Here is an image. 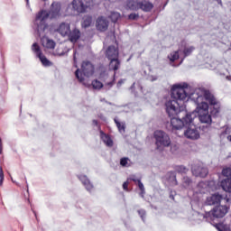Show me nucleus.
<instances>
[{
	"label": "nucleus",
	"instance_id": "obj_34",
	"mask_svg": "<svg viewBox=\"0 0 231 231\" xmlns=\"http://www.w3.org/2000/svg\"><path fill=\"white\" fill-rule=\"evenodd\" d=\"M170 180L172 181L171 185H178V180H176V173L170 172Z\"/></svg>",
	"mask_w": 231,
	"mask_h": 231
},
{
	"label": "nucleus",
	"instance_id": "obj_13",
	"mask_svg": "<svg viewBox=\"0 0 231 231\" xmlns=\"http://www.w3.org/2000/svg\"><path fill=\"white\" fill-rule=\"evenodd\" d=\"M188 125H189V127L184 132V136L189 140H198V138H199V132L198 128H196V125H191L190 124Z\"/></svg>",
	"mask_w": 231,
	"mask_h": 231
},
{
	"label": "nucleus",
	"instance_id": "obj_23",
	"mask_svg": "<svg viewBox=\"0 0 231 231\" xmlns=\"http://www.w3.org/2000/svg\"><path fill=\"white\" fill-rule=\"evenodd\" d=\"M220 187L225 192H231V179H225L220 182Z\"/></svg>",
	"mask_w": 231,
	"mask_h": 231
},
{
	"label": "nucleus",
	"instance_id": "obj_47",
	"mask_svg": "<svg viewBox=\"0 0 231 231\" xmlns=\"http://www.w3.org/2000/svg\"><path fill=\"white\" fill-rule=\"evenodd\" d=\"M54 55H58L59 57H62L65 55V52L64 51H61V52H55Z\"/></svg>",
	"mask_w": 231,
	"mask_h": 231
},
{
	"label": "nucleus",
	"instance_id": "obj_17",
	"mask_svg": "<svg viewBox=\"0 0 231 231\" xmlns=\"http://www.w3.org/2000/svg\"><path fill=\"white\" fill-rule=\"evenodd\" d=\"M67 37L70 42L75 44L80 39V31L77 28H74L72 31H69L67 34Z\"/></svg>",
	"mask_w": 231,
	"mask_h": 231
},
{
	"label": "nucleus",
	"instance_id": "obj_52",
	"mask_svg": "<svg viewBox=\"0 0 231 231\" xmlns=\"http://www.w3.org/2000/svg\"><path fill=\"white\" fill-rule=\"evenodd\" d=\"M75 55H76V52H74V62H77V57Z\"/></svg>",
	"mask_w": 231,
	"mask_h": 231
},
{
	"label": "nucleus",
	"instance_id": "obj_44",
	"mask_svg": "<svg viewBox=\"0 0 231 231\" xmlns=\"http://www.w3.org/2000/svg\"><path fill=\"white\" fill-rule=\"evenodd\" d=\"M127 187H129V182L128 181L124 182L123 183L124 190H129V189Z\"/></svg>",
	"mask_w": 231,
	"mask_h": 231
},
{
	"label": "nucleus",
	"instance_id": "obj_49",
	"mask_svg": "<svg viewBox=\"0 0 231 231\" xmlns=\"http://www.w3.org/2000/svg\"><path fill=\"white\" fill-rule=\"evenodd\" d=\"M100 102H106V104H109V105L111 106V103H110V102L106 101V98H101V99H100Z\"/></svg>",
	"mask_w": 231,
	"mask_h": 231
},
{
	"label": "nucleus",
	"instance_id": "obj_8",
	"mask_svg": "<svg viewBox=\"0 0 231 231\" xmlns=\"http://www.w3.org/2000/svg\"><path fill=\"white\" fill-rule=\"evenodd\" d=\"M32 51L35 53L36 57L41 60L42 66L46 68L52 66L51 61L42 54V51H41V47L37 43H33L32 46Z\"/></svg>",
	"mask_w": 231,
	"mask_h": 231
},
{
	"label": "nucleus",
	"instance_id": "obj_7",
	"mask_svg": "<svg viewBox=\"0 0 231 231\" xmlns=\"http://www.w3.org/2000/svg\"><path fill=\"white\" fill-rule=\"evenodd\" d=\"M93 0H73L71 3L73 13L71 15H75V12L77 14H84L88 6H91V3Z\"/></svg>",
	"mask_w": 231,
	"mask_h": 231
},
{
	"label": "nucleus",
	"instance_id": "obj_19",
	"mask_svg": "<svg viewBox=\"0 0 231 231\" xmlns=\"http://www.w3.org/2000/svg\"><path fill=\"white\" fill-rule=\"evenodd\" d=\"M42 45L43 46V48H45V50H55L56 43L53 40L43 36L42 38Z\"/></svg>",
	"mask_w": 231,
	"mask_h": 231
},
{
	"label": "nucleus",
	"instance_id": "obj_26",
	"mask_svg": "<svg viewBox=\"0 0 231 231\" xmlns=\"http://www.w3.org/2000/svg\"><path fill=\"white\" fill-rule=\"evenodd\" d=\"M101 134V140L107 145V147H113V140L109 135L104 134V132H100Z\"/></svg>",
	"mask_w": 231,
	"mask_h": 231
},
{
	"label": "nucleus",
	"instance_id": "obj_24",
	"mask_svg": "<svg viewBox=\"0 0 231 231\" xmlns=\"http://www.w3.org/2000/svg\"><path fill=\"white\" fill-rule=\"evenodd\" d=\"M126 8H128V10H140V2L129 0L126 3Z\"/></svg>",
	"mask_w": 231,
	"mask_h": 231
},
{
	"label": "nucleus",
	"instance_id": "obj_56",
	"mask_svg": "<svg viewBox=\"0 0 231 231\" xmlns=\"http://www.w3.org/2000/svg\"><path fill=\"white\" fill-rule=\"evenodd\" d=\"M11 180L13 181V183H15V181L14 180V179L11 177Z\"/></svg>",
	"mask_w": 231,
	"mask_h": 231
},
{
	"label": "nucleus",
	"instance_id": "obj_27",
	"mask_svg": "<svg viewBox=\"0 0 231 231\" xmlns=\"http://www.w3.org/2000/svg\"><path fill=\"white\" fill-rule=\"evenodd\" d=\"M180 55H181V49L179 51H175L168 55V59L170 62H175V60H178L180 59Z\"/></svg>",
	"mask_w": 231,
	"mask_h": 231
},
{
	"label": "nucleus",
	"instance_id": "obj_29",
	"mask_svg": "<svg viewBox=\"0 0 231 231\" xmlns=\"http://www.w3.org/2000/svg\"><path fill=\"white\" fill-rule=\"evenodd\" d=\"M91 23H93V18L91 16H84L82 27L89 28V26H91Z\"/></svg>",
	"mask_w": 231,
	"mask_h": 231
},
{
	"label": "nucleus",
	"instance_id": "obj_5",
	"mask_svg": "<svg viewBox=\"0 0 231 231\" xmlns=\"http://www.w3.org/2000/svg\"><path fill=\"white\" fill-rule=\"evenodd\" d=\"M228 214V207L226 206H217L212 210L207 212L205 215L200 213H196V217L199 221L206 219V221H214V219H219L225 217Z\"/></svg>",
	"mask_w": 231,
	"mask_h": 231
},
{
	"label": "nucleus",
	"instance_id": "obj_18",
	"mask_svg": "<svg viewBox=\"0 0 231 231\" xmlns=\"http://www.w3.org/2000/svg\"><path fill=\"white\" fill-rule=\"evenodd\" d=\"M71 31L69 23H61L57 29V32H60L62 37H68V34Z\"/></svg>",
	"mask_w": 231,
	"mask_h": 231
},
{
	"label": "nucleus",
	"instance_id": "obj_31",
	"mask_svg": "<svg viewBox=\"0 0 231 231\" xmlns=\"http://www.w3.org/2000/svg\"><path fill=\"white\" fill-rule=\"evenodd\" d=\"M175 171L176 172H178L179 174H187V172H189V170L187 169V167L183 166V165H178L175 167Z\"/></svg>",
	"mask_w": 231,
	"mask_h": 231
},
{
	"label": "nucleus",
	"instance_id": "obj_38",
	"mask_svg": "<svg viewBox=\"0 0 231 231\" xmlns=\"http://www.w3.org/2000/svg\"><path fill=\"white\" fill-rule=\"evenodd\" d=\"M80 71V69H77L75 72L76 75V79H78V80H79V82H84V78L82 77V75H80L79 72Z\"/></svg>",
	"mask_w": 231,
	"mask_h": 231
},
{
	"label": "nucleus",
	"instance_id": "obj_51",
	"mask_svg": "<svg viewBox=\"0 0 231 231\" xmlns=\"http://www.w3.org/2000/svg\"><path fill=\"white\" fill-rule=\"evenodd\" d=\"M170 199H174V195H172V193L170 194Z\"/></svg>",
	"mask_w": 231,
	"mask_h": 231
},
{
	"label": "nucleus",
	"instance_id": "obj_50",
	"mask_svg": "<svg viewBox=\"0 0 231 231\" xmlns=\"http://www.w3.org/2000/svg\"><path fill=\"white\" fill-rule=\"evenodd\" d=\"M93 124H94L95 125H98V121L93 120Z\"/></svg>",
	"mask_w": 231,
	"mask_h": 231
},
{
	"label": "nucleus",
	"instance_id": "obj_11",
	"mask_svg": "<svg viewBox=\"0 0 231 231\" xmlns=\"http://www.w3.org/2000/svg\"><path fill=\"white\" fill-rule=\"evenodd\" d=\"M191 172L193 176L207 178V176L208 175V169L205 167L202 163L195 164L191 168Z\"/></svg>",
	"mask_w": 231,
	"mask_h": 231
},
{
	"label": "nucleus",
	"instance_id": "obj_9",
	"mask_svg": "<svg viewBox=\"0 0 231 231\" xmlns=\"http://www.w3.org/2000/svg\"><path fill=\"white\" fill-rule=\"evenodd\" d=\"M115 75H116V73H114L113 75L109 76V74L106 71L100 73L99 79L100 80L105 82L104 89H106V91L112 88L115 85Z\"/></svg>",
	"mask_w": 231,
	"mask_h": 231
},
{
	"label": "nucleus",
	"instance_id": "obj_35",
	"mask_svg": "<svg viewBox=\"0 0 231 231\" xmlns=\"http://www.w3.org/2000/svg\"><path fill=\"white\" fill-rule=\"evenodd\" d=\"M222 174L223 176H226V178H231V168H224Z\"/></svg>",
	"mask_w": 231,
	"mask_h": 231
},
{
	"label": "nucleus",
	"instance_id": "obj_10",
	"mask_svg": "<svg viewBox=\"0 0 231 231\" xmlns=\"http://www.w3.org/2000/svg\"><path fill=\"white\" fill-rule=\"evenodd\" d=\"M222 201H225L226 203H228V201H230L229 199H227L226 197H224L223 195L219 194V193H215L213 195H211L210 197H208L206 199V205H219V203H221Z\"/></svg>",
	"mask_w": 231,
	"mask_h": 231
},
{
	"label": "nucleus",
	"instance_id": "obj_37",
	"mask_svg": "<svg viewBox=\"0 0 231 231\" xmlns=\"http://www.w3.org/2000/svg\"><path fill=\"white\" fill-rule=\"evenodd\" d=\"M3 181H5V172H3V167H0V187H3Z\"/></svg>",
	"mask_w": 231,
	"mask_h": 231
},
{
	"label": "nucleus",
	"instance_id": "obj_21",
	"mask_svg": "<svg viewBox=\"0 0 231 231\" xmlns=\"http://www.w3.org/2000/svg\"><path fill=\"white\" fill-rule=\"evenodd\" d=\"M194 50H196L194 46H185L183 50H181V53L183 57L180 62H183V60H185L187 57H189V55H192V52L194 51Z\"/></svg>",
	"mask_w": 231,
	"mask_h": 231
},
{
	"label": "nucleus",
	"instance_id": "obj_55",
	"mask_svg": "<svg viewBox=\"0 0 231 231\" xmlns=\"http://www.w3.org/2000/svg\"><path fill=\"white\" fill-rule=\"evenodd\" d=\"M33 213H34V216H35V217L37 219V213H35V211H33Z\"/></svg>",
	"mask_w": 231,
	"mask_h": 231
},
{
	"label": "nucleus",
	"instance_id": "obj_41",
	"mask_svg": "<svg viewBox=\"0 0 231 231\" xmlns=\"http://www.w3.org/2000/svg\"><path fill=\"white\" fill-rule=\"evenodd\" d=\"M138 214L143 219V221H145V209H140L138 210Z\"/></svg>",
	"mask_w": 231,
	"mask_h": 231
},
{
	"label": "nucleus",
	"instance_id": "obj_36",
	"mask_svg": "<svg viewBox=\"0 0 231 231\" xmlns=\"http://www.w3.org/2000/svg\"><path fill=\"white\" fill-rule=\"evenodd\" d=\"M129 158H126V157H125V158H122L121 160H120V165H122V167H129Z\"/></svg>",
	"mask_w": 231,
	"mask_h": 231
},
{
	"label": "nucleus",
	"instance_id": "obj_53",
	"mask_svg": "<svg viewBox=\"0 0 231 231\" xmlns=\"http://www.w3.org/2000/svg\"><path fill=\"white\" fill-rule=\"evenodd\" d=\"M218 230L219 231H230V229H219V228H218Z\"/></svg>",
	"mask_w": 231,
	"mask_h": 231
},
{
	"label": "nucleus",
	"instance_id": "obj_48",
	"mask_svg": "<svg viewBox=\"0 0 231 231\" xmlns=\"http://www.w3.org/2000/svg\"><path fill=\"white\" fill-rule=\"evenodd\" d=\"M140 196H141V198H143L145 196V189L141 190Z\"/></svg>",
	"mask_w": 231,
	"mask_h": 231
},
{
	"label": "nucleus",
	"instance_id": "obj_40",
	"mask_svg": "<svg viewBox=\"0 0 231 231\" xmlns=\"http://www.w3.org/2000/svg\"><path fill=\"white\" fill-rule=\"evenodd\" d=\"M147 80H150V82H155V80H158V76H156V75H149L147 77Z\"/></svg>",
	"mask_w": 231,
	"mask_h": 231
},
{
	"label": "nucleus",
	"instance_id": "obj_33",
	"mask_svg": "<svg viewBox=\"0 0 231 231\" xmlns=\"http://www.w3.org/2000/svg\"><path fill=\"white\" fill-rule=\"evenodd\" d=\"M120 17V14L119 13H112L110 15V19L112 21V23H116V21H118V18Z\"/></svg>",
	"mask_w": 231,
	"mask_h": 231
},
{
	"label": "nucleus",
	"instance_id": "obj_2",
	"mask_svg": "<svg viewBox=\"0 0 231 231\" xmlns=\"http://www.w3.org/2000/svg\"><path fill=\"white\" fill-rule=\"evenodd\" d=\"M188 87L186 83L175 84L171 87V97L165 103L168 116H178L181 113H187L184 111L185 102L190 98V95L187 93Z\"/></svg>",
	"mask_w": 231,
	"mask_h": 231
},
{
	"label": "nucleus",
	"instance_id": "obj_43",
	"mask_svg": "<svg viewBox=\"0 0 231 231\" xmlns=\"http://www.w3.org/2000/svg\"><path fill=\"white\" fill-rule=\"evenodd\" d=\"M137 185L140 190H145V187L143 186V183H142V180H138Z\"/></svg>",
	"mask_w": 231,
	"mask_h": 231
},
{
	"label": "nucleus",
	"instance_id": "obj_22",
	"mask_svg": "<svg viewBox=\"0 0 231 231\" xmlns=\"http://www.w3.org/2000/svg\"><path fill=\"white\" fill-rule=\"evenodd\" d=\"M81 183L84 185V187L88 190V192H91V189H93V184L89 181V179H88L87 176L81 175L79 177Z\"/></svg>",
	"mask_w": 231,
	"mask_h": 231
},
{
	"label": "nucleus",
	"instance_id": "obj_54",
	"mask_svg": "<svg viewBox=\"0 0 231 231\" xmlns=\"http://www.w3.org/2000/svg\"><path fill=\"white\" fill-rule=\"evenodd\" d=\"M217 1L218 5H223L221 0H217Z\"/></svg>",
	"mask_w": 231,
	"mask_h": 231
},
{
	"label": "nucleus",
	"instance_id": "obj_1",
	"mask_svg": "<svg viewBox=\"0 0 231 231\" xmlns=\"http://www.w3.org/2000/svg\"><path fill=\"white\" fill-rule=\"evenodd\" d=\"M189 99L197 105L193 113H195L196 117H199L201 124L210 125V124H212V116H217V115H219V105H217V99H216L210 91L201 88H196L194 92L189 94ZM208 104L210 106H216L211 110L212 116L208 114Z\"/></svg>",
	"mask_w": 231,
	"mask_h": 231
},
{
	"label": "nucleus",
	"instance_id": "obj_3",
	"mask_svg": "<svg viewBox=\"0 0 231 231\" xmlns=\"http://www.w3.org/2000/svg\"><path fill=\"white\" fill-rule=\"evenodd\" d=\"M60 4L57 2H53L51 5V11L48 12L46 10L40 11L36 18L34 20V28L38 33V35L41 36V33L48 28V24L46 23V19L50 17L51 19H55L56 17H59L60 15Z\"/></svg>",
	"mask_w": 231,
	"mask_h": 231
},
{
	"label": "nucleus",
	"instance_id": "obj_14",
	"mask_svg": "<svg viewBox=\"0 0 231 231\" xmlns=\"http://www.w3.org/2000/svg\"><path fill=\"white\" fill-rule=\"evenodd\" d=\"M81 70L85 77H91L95 73V66L90 61H83L81 64Z\"/></svg>",
	"mask_w": 231,
	"mask_h": 231
},
{
	"label": "nucleus",
	"instance_id": "obj_32",
	"mask_svg": "<svg viewBox=\"0 0 231 231\" xmlns=\"http://www.w3.org/2000/svg\"><path fill=\"white\" fill-rule=\"evenodd\" d=\"M91 84L94 89H102V88H104V84H102V82L98 81L97 79L93 80Z\"/></svg>",
	"mask_w": 231,
	"mask_h": 231
},
{
	"label": "nucleus",
	"instance_id": "obj_42",
	"mask_svg": "<svg viewBox=\"0 0 231 231\" xmlns=\"http://www.w3.org/2000/svg\"><path fill=\"white\" fill-rule=\"evenodd\" d=\"M129 180H131V181H134V183H138V181H140L142 179L141 178H136V176L132 175Z\"/></svg>",
	"mask_w": 231,
	"mask_h": 231
},
{
	"label": "nucleus",
	"instance_id": "obj_28",
	"mask_svg": "<svg viewBox=\"0 0 231 231\" xmlns=\"http://www.w3.org/2000/svg\"><path fill=\"white\" fill-rule=\"evenodd\" d=\"M181 185L184 189H189L192 187V180L189 178L188 176L183 177Z\"/></svg>",
	"mask_w": 231,
	"mask_h": 231
},
{
	"label": "nucleus",
	"instance_id": "obj_45",
	"mask_svg": "<svg viewBox=\"0 0 231 231\" xmlns=\"http://www.w3.org/2000/svg\"><path fill=\"white\" fill-rule=\"evenodd\" d=\"M124 82H125V79H120L118 82H117V88H120V86H122L124 84Z\"/></svg>",
	"mask_w": 231,
	"mask_h": 231
},
{
	"label": "nucleus",
	"instance_id": "obj_15",
	"mask_svg": "<svg viewBox=\"0 0 231 231\" xmlns=\"http://www.w3.org/2000/svg\"><path fill=\"white\" fill-rule=\"evenodd\" d=\"M96 28L98 32H106V30L109 28V21H107V18L104 16L98 17L96 22Z\"/></svg>",
	"mask_w": 231,
	"mask_h": 231
},
{
	"label": "nucleus",
	"instance_id": "obj_4",
	"mask_svg": "<svg viewBox=\"0 0 231 231\" xmlns=\"http://www.w3.org/2000/svg\"><path fill=\"white\" fill-rule=\"evenodd\" d=\"M178 117L170 116L171 131H178L183 129L187 125H190L196 118V113L181 112Z\"/></svg>",
	"mask_w": 231,
	"mask_h": 231
},
{
	"label": "nucleus",
	"instance_id": "obj_57",
	"mask_svg": "<svg viewBox=\"0 0 231 231\" xmlns=\"http://www.w3.org/2000/svg\"><path fill=\"white\" fill-rule=\"evenodd\" d=\"M133 88H134V83H133V85H132L131 88L133 89Z\"/></svg>",
	"mask_w": 231,
	"mask_h": 231
},
{
	"label": "nucleus",
	"instance_id": "obj_46",
	"mask_svg": "<svg viewBox=\"0 0 231 231\" xmlns=\"http://www.w3.org/2000/svg\"><path fill=\"white\" fill-rule=\"evenodd\" d=\"M0 154H3V140L0 138Z\"/></svg>",
	"mask_w": 231,
	"mask_h": 231
},
{
	"label": "nucleus",
	"instance_id": "obj_12",
	"mask_svg": "<svg viewBox=\"0 0 231 231\" xmlns=\"http://www.w3.org/2000/svg\"><path fill=\"white\" fill-rule=\"evenodd\" d=\"M208 184L205 181H200L197 185V190L190 191L193 192V195L191 197L192 201H199V194H205V191L207 190ZM190 192L189 193L190 195Z\"/></svg>",
	"mask_w": 231,
	"mask_h": 231
},
{
	"label": "nucleus",
	"instance_id": "obj_30",
	"mask_svg": "<svg viewBox=\"0 0 231 231\" xmlns=\"http://www.w3.org/2000/svg\"><path fill=\"white\" fill-rule=\"evenodd\" d=\"M114 120L119 133L121 134L125 133V123H120L118 120H116V118H115Z\"/></svg>",
	"mask_w": 231,
	"mask_h": 231
},
{
	"label": "nucleus",
	"instance_id": "obj_25",
	"mask_svg": "<svg viewBox=\"0 0 231 231\" xmlns=\"http://www.w3.org/2000/svg\"><path fill=\"white\" fill-rule=\"evenodd\" d=\"M109 69H111L112 71H117V69H120V60H118V58H116L115 60H110Z\"/></svg>",
	"mask_w": 231,
	"mask_h": 231
},
{
	"label": "nucleus",
	"instance_id": "obj_20",
	"mask_svg": "<svg viewBox=\"0 0 231 231\" xmlns=\"http://www.w3.org/2000/svg\"><path fill=\"white\" fill-rule=\"evenodd\" d=\"M152 8H154V5L151 2H139V10H143V12H151Z\"/></svg>",
	"mask_w": 231,
	"mask_h": 231
},
{
	"label": "nucleus",
	"instance_id": "obj_39",
	"mask_svg": "<svg viewBox=\"0 0 231 231\" xmlns=\"http://www.w3.org/2000/svg\"><path fill=\"white\" fill-rule=\"evenodd\" d=\"M138 17H140V16L138 15V14H135V13H133L128 15V19H130L131 21H136V19H138Z\"/></svg>",
	"mask_w": 231,
	"mask_h": 231
},
{
	"label": "nucleus",
	"instance_id": "obj_16",
	"mask_svg": "<svg viewBox=\"0 0 231 231\" xmlns=\"http://www.w3.org/2000/svg\"><path fill=\"white\" fill-rule=\"evenodd\" d=\"M118 55H119V52L116 47L111 45L106 49V57L108 59V60L118 59Z\"/></svg>",
	"mask_w": 231,
	"mask_h": 231
},
{
	"label": "nucleus",
	"instance_id": "obj_6",
	"mask_svg": "<svg viewBox=\"0 0 231 231\" xmlns=\"http://www.w3.org/2000/svg\"><path fill=\"white\" fill-rule=\"evenodd\" d=\"M153 138L155 139L156 149L160 150L163 147H169L171 145V137L167 133L157 130L153 134Z\"/></svg>",
	"mask_w": 231,
	"mask_h": 231
}]
</instances>
